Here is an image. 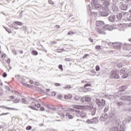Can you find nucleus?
Masks as SVG:
<instances>
[{
  "instance_id": "obj_1",
  "label": "nucleus",
  "mask_w": 131,
  "mask_h": 131,
  "mask_svg": "<svg viewBox=\"0 0 131 131\" xmlns=\"http://www.w3.org/2000/svg\"><path fill=\"white\" fill-rule=\"evenodd\" d=\"M95 102L97 105L98 106L99 108L101 110L104 108V106L106 105V102H105V100L101 99V100L99 99H96L95 100Z\"/></svg>"
},
{
  "instance_id": "obj_2",
  "label": "nucleus",
  "mask_w": 131,
  "mask_h": 131,
  "mask_svg": "<svg viewBox=\"0 0 131 131\" xmlns=\"http://www.w3.org/2000/svg\"><path fill=\"white\" fill-rule=\"evenodd\" d=\"M76 116V111L69 112L66 114V117L69 119H73Z\"/></svg>"
},
{
  "instance_id": "obj_3",
  "label": "nucleus",
  "mask_w": 131,
  "mask_h": 131,
  "mask_svg": "<svg viewBox=\"0 0 131 131\" xmlns=\"http://www.w3.org/2000/svg\"><path fill=\"white\" fill-rule=\"evenodd\" d=\"M91 5L93 8L97 9V10H101V9H103V7H102L100 4L98 3V0H93L91 3Z\"/></svg>"
},
{
  "instance_id": "obj_4",
  "label": "nucleus",
  "mask_w": 131,
  "mask_h": 131,
  "mask_svg": "<svg viewBox=\"0 0 131 131\" xmlns=\"http://www.w3.org/2000/svg\"><path fill=\"white\" fill-rule=\"evenodd\" d=\"M110 78L114 79H118L119 78V75L117 70H114L111 72Z\"/></svg>"
},
{
  "instance_id": "obj_5",
  "label": "nucleus",
  "mask_w": 131,
  "mask_h": 131,
  "mask_svg": "<svg viewBox=\"0 0 131 131\" xmlns=\"http://www.w3.org/2000/svg\"><path fill=\"white\" fill-rule=\"evenodd\" d=\"M76 115L77 117L84 118L86 117V113H85V111L76 110Z\"/></svg>"
},
{
  "instance_id": "obj_6",
  "label": "nucleus",
  "mask_w": 131,
  "mask_h": 131,
  "mask_svg": "<svg viewBox=\"0 0 131 131\" xmlns=\"http://www.w3.org/2000/svg\"><path fill=\"white\" fill-rule=\"evenodd\" d=\"M127 89V86H122L121 87H120L119 88V91L118 92V97H120L122 96H123V95H124V93H123V92H124V91H125V90Z\"/></svg>"
},
{
  "instance_id": "obj_7",
  "label": "nucleus",
  "mask_w": 131,
  "mask_h": 131,
  "mask_svg": "<svg viewBox=\"0 0 131 131\" xmlns=\"http://www.w3.org/2000/svg\"><path fill=\"white\" fill-rule=\"evenodd\" d=\"M121 99L124 100V102L126 104H129V103H130V102L129 101L131 100V96H126L124 95V94H123V95H122L121 96Z\"/></svg>"
},
{
  "instance_id": "obj_8",
  "label": "nucleus",
  "mask_w": 131,
  "mask_h": 131,
  "mask_svg": "<svg viewBox=\"0 0 131 131\" xmlns=\"http://www.w3.org/2000/svg\"><path fill=\"white\" fill-rule=\"evenodd\" d=\"M98 122H99V119L97 117L93 118L92 119H88L86 121V123L88 124H96Z\"/></svg>"
},
{
  "instance_id": "obj_9",
  "label": "nucleus",
  "mask_w": 131,
  "mask_h": 131,
  "mask_svg": "<svg viewBox=\"0 0 131 131\" xmlns=\"http://www.w3.org/2000/svg\"><path fill=\"white\" fill-rule=\"evenodd\" d=\"M108 119V115L106 113L102 114L101 116L100 117L99 120L100 121H106Z\"/></svg>"
},
{
  "instance_id": "obj_10",
  "label": "nucleus",
  "mask_w": 131,
  "mask_h": 131,
  "mask_svg": "<svg viewBox=\"0 0 131 131\" xmlns=\"http://www.w3.org/2000/svg\"><path fill=\"white\" fill-rule=\"evenodd\" d=\"M119 7L120 9H121V10H122L123 11H126V10H127V7H128V6L127 5V4H123L122 2H120L119 4Z\"/></svg>"
},
{
  "instance_id": "obj_11",
  "label": "nucleus",
  "mask_w": 131,
  "mask_h": 131,
  "mask_svg": "<svg viewBox=\"0 0 131 131\" xmlns=\"http://www.w3.org/2000/svg\"><path fill=\"white\" fill-rule=\"evenodd\" d=\"M105 96V97H107V99H109L110 100H114L116 97H118V94L116 93L115 95L106 94Z\"/></svg>"
},
{
  "instance_id": "obj_12",
  "label": "nucleus",
  "mask_w": 131,
  "mask_h": 131,
  "mask_svg": "<svg viewBox=\"0 0 131 131\" xmlns=\"http://www.w3.org/2000/svg\"><path fill=\"white\" fill-rule=\"evenodd\" d=\"M102 9H103L104 11L101 13V15L102 16V17H107V16L109 15V10L106 9V8H104V7H103Z\"/></svg>"
},
{
  "instance_id": "obj_13",
  "label": "nucleus",
  "mask_w": 131,
  "mask_h": 131,
  "mask_svg": "<svg viewBox=\"0 0 131 131\" xmlns=\"http://www.w3.org/2000/svg\"><path fill=\"white\" fill-rule=\"evenodd\" d=\"M123 50L125 51H130L131 50V44L124 43L123 45Z\"/></svg>"
},
{
  "instance_id": "obj_14",
  "label": "nucleus",
  "mask_w": 131,
  "mask_h": 131,
  "mask_svg": "<svg viewBox=\"0 0 131 131\" xmlns=\"http://www.w3.org/2000/svg\"><path fill=\"white\" fill-rule=\"evenodd\" d=\"M103 24H104V21H103L102 20H96V26H98V27L103 26Z\"/></svg>"
},
{
  "instance_id": "obj_15",
  "label": "nucleus",
  "mask_w": 131,
  "mask_h": 131,
  "mask_svg": "<svg viewBox=\"0 0 131 131\" xmlns=\"http://www.w3.org/2000/svg\"><path fill=\"white\" fill-rule=\"evenodd\" d=\"M104 29H105V30H109L111 31V30H113V27L111 25H107L104 27Z\"/></svg>"
},
{
  "instance_id": "obj_16",
  "label": "nucleus",
  "mask_w": 131,
  "mask_h": 131,
  "mask_svg": "<svg viewBox=\"0 0 131 131\" xmlns=\"http://www.w3.org/2000/svg\"><path fill=\"white\" fill-rule=\"evenodd\" d=\"M110 22H114V21H116V17L115 15H111L108 18Z\"/></svg>"
},
{
  "instance_id": "obj_17",
  "label": "nucleus",
  "mask_w": 131,
  "mask_h": 131,
  "mask_svg": "<svg viewBox=\"0 0 131 131\" xmlns=\"http://www.w3.org/2000/svg\"><path fill=\"white\" fill-rule=\"evenodd\" d=\"M110 3H109V0H106L103 3V6H105V10L108 9V7L110 6Z\"/></svg>"
},
{
  "instance_id": "obj_18",
  "label": "nucleus",
  "mask_w": 131,
  "mask_h": 131,
  "mask_svg": "<svg viewBox=\"0 0 131 131\" xmlns=\"http://www.w3.org/2000/svg\"><path fill=\"white\" fill-rule=\"evenodd\" d=\"M125 72H126V73ZM127 73H128L126 72V69L124 68L122 69L120 72V75H122V77L123 75H124V74H127Z\"/></svg>"
},
{
  "instance_id": "obj_19",
  "label": "nucleus",
  "mask_w": 131,
  "mask_h": 131,
  "mask_svg": "<svg viewBox=\"0 0 131 131\" xmlns=\"http://www.w3.org/2000/svg\"><path fill=\"white\" fill-rule=\"evenodd\" d=\"M81 89L82 90L81 92H83L84 93H86L87 92H92V89L91 88H84L81 87Z\"/></svg>"
},
{
  "instance_id": "obj_20",
  "label": "nucleus",
  "mask_w": 131,
  "mask_h": 131,
  "mask_svg": "<svg viewBox=\"0 0 131 131\" xmlns=\"http://www.w3.org/2000/svg\"><path fill=\"white\" fill-rule=\"evenodd\" d=\"M116 17V21H119V20H121V18H122V15L120 13L118 14Z\"/></svg>"
},
{
  "instance_id": "obj_21",
  "label": "nucleus",
  "mask_w": 131,
  "mask_h": 131,
  "mask_svg": "<svg viewBox=\"0 0 131 131\" xmlns=\"http://www.w3.org/2000/svg\"><path fill=\"white\" fill-rule=\"evenodd\" d=\"M121 46V43L119 42H114V48H118V49H120Z\"/></svg>"
},
{
  "instance_id": "obj_22",
  "label": "nucleus",
  "mask_w": 131,
  "mask_h": 131,
  "mask_svg": "<svg viewBox=\"0 0 131 131\" xmlns=\"http://www.w3.org/2000/svg\"><path fill=\"white\" fill-rule=\"evenodd\" d=\"M125 29V26L124 25H120L119 26V30L122 31H124Z\"/></svg>"
},
{
  "instance_id": "obj_23",
  "label": "nucleus",
  "mask_w": 131,
  "mask_h": 131,
  "mask_svg": "<svg viewBox=\"0 0 131 131\" xmlns=\"http://www.w3.org/2000/svg\"><path fill=\"white\" fill-rule=\"evenodd\" d=\"M96 111L97 108L96 107H92L91 115H92V116L95 115Z\"/></svg>"
},
{
  "instance_id": "obj_24",
  "label": "nucleus",
  "mask_w": 131,
  "mask_h": 131,
  "mask_svg": "<svg viewBox=\"0 0 131 131\" xmlns=\"http://www.w3.org/2000/svg\"><path fill=\"white\" fill-rule=\"evenodd\" d=\"M21 83L23 84V85H27V86H28V88H30V86H31V85H29V84H26V83H24L25 82V79L24 78H21V80H20Z\"/></svg>"
},
{
  "instance_id": "obj_25",
  "label": "nucleus",
  "mask_w": 131,
  "mask_h": 131,
  "mask_svg": "<svg viewBox=\"0 0 131 131\" xmlns=\"http://www.w3.org/2000/svg\"><path fill=\"white\" fill-rule=\"evenodd\" d=\"M98 32L100 34H106V33L105 32V31H104V29H98Z\"/></svg>"
},
{
  "instance_id": "obj_26",
  "label": "nucleus",
  "mask_w": 131,
  "mask_h": 131,
  "mask_svg": "<svg viewBox=\"0 0 131 131\" xmlns=\"http://www.w3.org/2000/svg\"><path fill=\"white\" fill-rule=\"evenodd\" d=\"M90 75H92V76H95L96 75V72L94 70H92L89 72Z\"/></svg>"
},
{
  "instance_id": "obj_27",
  "label": "nucleus",
  "mask_w": 131,
  "mask_h": 131,
  "mask_svg": "<svg viewBox=\"0 0 131 131\" xmlns=\"http://www.w3.org/2000/svg\"><path fill=\"white\" fill-rule=\"evenodd\" d=\"M131 76V71H129L127 73V74H124L123 75V78H126L128 76Z\"/></svg>"
},
{
  "instance_id": "obj_28",
  "label": "nucleus",
  "mask_w": 131,
  "mask_h": 131,
  "mask_svg": "<svg viewBox=\"0 0 131 131\" xmlns=\"http://www.w3.org/2000/svg\"><path fill=\"white\" fill-rule=\"evenodd\" d=\"M84 98H85V101H86V102H91V100H92V98H91V97L89 96H85Z\"/></svg>"
},
{
  "instance_id": "obj_29",
  "label": "nucleus",
  "mask_w": 131,
  "mask_h": 131,
  "mask_svg": "<svg viewBox=\"0 0 131 131\" xmlns=\"http://www.w3.org/2000/svg\"><path fill=\"white\" fill-rule=\"evenodd\" d=\"M125 130V127H124V124H122L120 126L119 131H124Z\"/></svg>"
},
{
  "instance_id": "obj_30",
  "label": "nucleus",
  "mask_w": 131,
  "mask_h": 131,
  "mask_svg": "<svg viewBox=\"0 0 131 131\" xmlns=\"http://www.w3.org/2000/svg\"><path fill=\"white\" fill-rule=\"evenodd\" d=\"M110 131H119L118 130V127H113L110 129Z\"/></svg>"
},
{
  "instance_id": "obj_31",
  "label": "nucleus",
  "mask_w": 131,
  "mask_h": 131,
  "mask_svg": "<svg viewBox=\"0 0 131 131\" xmlns=\"http://www.w3.org/2000/svg\"><path fill=\"white\" fill-rule=\"evenodd\" d=\"M116 103L118 107L120 106H123L124 103L121 102L116 101Z\"/></svg>"
},
{
  "instance_id": "obj_32",
  "label": "nucleus",
  "mask_w": 131,
  "mask_h": 131,
  "mask_svg": "<svg viewBox=\"0 0 131 131\" xmlns=\"http://www.w3.org/2000/svg\"><path fill=\"white\" fill-rule=\"evenodd\" d=\"M71 98H72V95L71 94H69L68 96L67 95L64 96V98L66 99H71Z\"/></svg>"
},
{
  "instance_id": "obj_33",
  "label": "nucleus",
  "mask_w": 131,
  "mask_h": 131,
  "mask_svg": "<svg viewBox=\"0 0 131 131\" xmlns=\"http://www.w3.org/2000/svg\"><path fill=\"white\" fill-rule=\"evenodd\" d=\"M14 23L16 24V25H18L19 26H22L23 25V23L20 21H14Z\"/></svg>"
},
{
  "instance_id": "obj_34",
  "label": "nucleus",
  "mask_w": 131,
  "mask_h": 131,
  "mask_svg": "<svg viewBox=\"0 0 131 131\" xmlns=\"http://www.w3.org/2000/svg\"><path fill=\"white\" fill-rule=\"evenodd\" d=\"M5 108L8 110H16V111H18L19 109L15 108H11V107H5Z\"/></svg>"
},
{
  "instance_id": "obj_35",
  "label": "nucleus",
  "mask_w": 131,
  "mask_h": 131,
  "mask_svg": "<svg viewBox=\"0 0 131 131\" xmlns=\"http://www.w3.org/2000/svg\"><path fill=\"white\" fill-rule=\"evenodd\" d=\"M32 55H34V56H37V55H38V53L37 52V51L35 50L32 51Z\"/></svg>"
},
{
  "instance_id": "obj_36",
  "label": "nucleus",
  "mask_w": 131,
  "mask_h": 131,
  "mask_svg": "<svg viewBox=\"0 0 131 131\" xmlns=\"http://www.w3.org/2000/svg\"><path fill=\"white\" fill-rule=\"evenodd\" d=\"M22 103H24V104H28V102L25 99V98H23L21 99Z\"/></svg>"
},
{
  "instance_id": "obj_37",
  "label": "nucleus",
  "mask_w": 131,
  "mask_h": 131,
  "mask_svg": "<svg viewBox=\"0 0 131 131\" xmlns=\"http://www.w3.org/2000/svg\"><path fill=\"white\" fill-rule=\"evenodd\" d=\"M101 47L102 46H96L95 49H96V50H97V51H101Z\"/></svg>"
},
{
  "instance_id": "obj_38",
  "label": "nucleus",
  "mask_w": 131,
  "mask_h": 131,
  "mask_svg": "<svg viewBox=\"0 0 131 131\" xmlns=\"http://www.w3.org/2000/svg\"><path fill=\"white\" fill-rule=\"evenodd\" d=\"M29 108H31V109H32L33 110H37V109L35 107H34V106H33L32 105H30L28 106Z\"/></svg>"
},
{
  "instance_id": "obj_39",
  "label": "nucleus",
  "mask_w": 131,
  "mask_h": 131,
  "mask_svg": "<svg viewBox=\"0 0 131 131\" xmlns=\"http://www.w3.org/2000/svg\"><path fill=\"white\" fill-rule=\"evenodd\" d=\"M63 50L64 49H57L56 50V52H57V53H62V52H63Z\"/></svg>"
},
{
  "instance_id": "obj_40",
  "label": "nucleus",
  "mask_w": 131,
  "mask_h": 131,
  "mask_svg": "<svg viewBox=\"0 0 131 131\" xmlns=\"http://www.w3.org/2000/svg\"><path fill=\"white\" fill-rule=\"evenodd\" d=\"M63 89L65 90H67V89H71V85H66L65 87H63Z\"/></svg>"
},
{
  "instance_id": "obj_41",
  "label": "nucleus",
  "mask_w": 131,
  "mask_h": 131,
  "mask_svg": "<svg viewBox=\"0 0 131 131\" xmlns=\"http://www.w3.org/2000/svg\"><path fill=\"white\" fill-rule=\"evenodd\" d=\"M47 131H58V130L53 128H48Z\"/></svg>"
},
{
  "instance_id": "obj_42",
  "label": "nucleus",
  "mask_w": 131,
  "mask_h": 131,
  "mask_svg": "<svg viewBox=\"0 0 131 131\" xmlns=\"http://www.w3.org/2000/svg\"><path fill=\"white\" fill-rule=\"evenodd\" d=\"M108 46H109L110 47H114V42H110L107 43Z\"/></svg>"
},
{
  "instance_id": "obj_43",
  "label": "nucleus",
  "mask_w": 131,
  "mask_h": 131,
  "mask_svg": "<svg viewBox=\"0 0 131 131\" xmlns=\"http://www.w3.org/2000/svg\"><path fill=\"white\" fill-rule=\"evenodd\" d=\"M95 69L96 71H100V66H99V65L96 66Z\"/></svg>"
},
{
  "instance_id": "obj_44",
  "label": "nucleus",
  "mask_w": 131,
  "mask_h": 131,
  "mask_svg": "<svg viewBox=\"0 0 131 131\" xmlns=\"http://www.w3.org/2000/svg\"><path fill=\"white\" fill-rule=\"evenodd\" d=\"M80 99V97H79V96H76L74 97V100H75L76 101H78Z\"/></svg>"
},
{
  "instance_id": "obj_45",
  "label": "nucleus",
  "mask_w": 131,
  "mask_h": 131,
  "mask_svg": "<svg viewBox=\"0 0 131 131\" xmlns=\"http://www.w3.org/2000/svg\"><path fill=\"white\" fill-rule=\"evenodd\" d=\"M4 94V91L3 90V89L0 88V96H3Z\"/></svg>"
},
{
  "instance_id": "obj_46",
  "label": "nucleus",
  "mask_w": 131,
  "mask_h": 131,
  "mask_svg": "<svg viewBox=\"0 0 131 131\" xmlns=\"http://www.w3.org/2000/svg\"><path fill=\"white\" fill-rule=\"evenodd\" d=\"M59 69H60L61 71H63V66L62 64H60L58 66Z\"/></svg>"
},
{
  "instance_id": "obj_47",
  "label": "nucleus",
  "mask_w": 131,
  "mask_h": 131,
  "mask_svg": "<svg viewBox=\"0 0 131 131\" xmlns=\"http://www.w3.org/2000/svg\"><path fill=\"white\" fill-rule=\"evenodd\" d=\"M31 128H32V127L31 126H28L26 127L27 130H30V129H31Z\"/></svg>"
},
{
  "instance_id": "obj_48",
  "label": "nucleus",
  "mask_w": 131,
  "mask_h": 131,
  "mask_svg": "<svg viewBox=\"0 0 131 131\" xmlns=\"http://www.w3.org/2000/svg\"><path fill=\"white\" fill-rule=\"evenodd\" d=\"M91 85H92V84H91L90 83H87L84 85V88L85 89V88H86L88 86H91Z\"/></svg>"
},
{
  "instance_id": "obj_49",
  "label": "nucleus",
  "mask_w": 131,
  "mask_h": 131,
  "mask_svg": "<svg viewBox=\"0 0 131 131\" xmlns=\"http://www.w3.org/2000/svg\"><path fill=\"white\" fill-rule=\"evenodd\" d=\"M108 110H109V107H106L104 110V112L106 113V112H107Z\"/></svg>"
},
{
  "instance_id": "obj_50",
  "label": "nucleus",
  "mask_w": 131,
  "mask_h": 131,
  "mask_svg": "<svg viewBox=\"0 0 131 131\" xmlns=\"http://www.w3.org/2000/svg\"><path fill=\"white\" fill-rule=\"evenodd\" d=\"M20 101V99H15L14 101H13V103H19Z\"/></svg>"
},
{
  "instance_id": "obj_51",
  "label": "nucleus",
  "mask_w": 131,
  "mask_h": 131,
  "mask_svg": "<svg viewBox=\"0 0 131 131\" xmlns=\"http://www.w3.org/2000/svg\"><path fill=\"white\" fill-rule=\"evenodd\" d=\"M54 85H55V86H61V84L59 83H54Z\"/></svg>"
},
{
  "instance_id": "obj_52",
  "label": "nucleus",
  "mask_w": 131,
  "mask_h": 131,
  "mask_svg": "<svg viewBox=\"0 0 131 131\" xmlns=\"http://www.w3.org/2000/svg\"><path fill=\"white\" fill-rule=\"evenodd\" d=\"M48 3L51 5H54V2H53L52 0H48Z\"/></svg>"
},
{
  "instance_id": "obj_53",
  "label": "nucleus",
  "mask_w": 131,
  "mask_h": 131,
  "mask_svg": "<svg viewBox=\"0 0 131 131\" xmlns=\"http://www.w3.org/2000/svg\"><path fill=\"white\" fill-rule=\"evenodd\" d=\"M117 67H118V68H121V67H122V64L121 63H118L117 64Z\"/></svg>"
},
{
  "instance_id": "obj_54",
  "label": "nucleus",
  "mask_w": 131,
  "mask_h": 131,
  "mask_svg": "<svg viewBox=\"0 0 131 131\" xmlns=\"http://www.w3.org/2000/svg\"><path fill=\"white\" fill-rule=\"evenodd\" d=\"M8 114H10V113H6L0 114V116H3V115H8Z\"/></svg>"
},
{
  "instance_id": "obj_55",
  "label": "nucleus",
  "mask_w": 131,
  "mask_h": 131,
  "mask_svg": "<svg viewBox=\"0 0 131 131\" xmlns=\"http://www.w3.org/2000/svg\"><path fill=\"white\" fill-rule=\"evenodd\" d=\"M32 106L33 107H34V106H35V107H36V103H35L34 102H32Z\"/></svg>"
},
{
  "instance_id": "obj_56",
  "label": "nucleus",
  "mask_w": 131,
  "mask_h": 131,
  "mask_svg": "<svg viewBox=\"0 0 131 131\" xmlns=\"http://www.w3.org/2000/svg\"><path fill=\"white\" fill-rule=\"evenodd\" d=\"M12 52H13V54H14V55H17V51L13 49L12 50Z\"/></svg>"
},
{
  "instance_id": "obj_57",
  "label": "nucleus",
  "mask_w": 131,
  "mask_h": 131,
  "mask_svg": "<svg viewBox=\"0 0 131 131\" xmlns=\"http://www.w3.org/2000/svg\"><path fill=\"white\" fill-rule=\"evenodd\" d=\"M5 29L6 30V31H7V32H8V33H11V30H10V29L7 28H5Z\"/></svg>"
},
{
  "instance_id": "obj_58",
  "label": "nucleus",
  "mask_w": 131,
  "mask_h": 131,
  "mask_svg": "<svg viewBox=\"0 0 131 131\" xmlns=\"http://www.w3.org/2000/svg\"><path fill=\"white\" fill-rule=\"evenodd\" d=\"M68 35H71V34H74V33L72 31H70L68 33Z\"/></svg>"
},
{
  "instance_id": "obj_59",
  "label": "nucleus",
  "mask_w": 131,
  "mask_h": 131,
  "mask_svg": "<svg viewBox=\"0 0 131 131\" xmlns=\"http://www.w3.org/2000/svg\"><path fill=\"white\" fill-rule=\"evenodd\" d=\"M7 73H4L3 74V77H7Z\"/></svg>"
},
{
  "instance_id": "obj_60",
  "label": "nucleus",
  "mask_w": 131,
  "mask_h": 131,
  "mask_svg": "<svg viewBox=\"0 0 131 131\" xmlns=\"http://www.w3.org/2000/svg\"><path fill=\"white\" fill-rule=\"evenodd\" d=\"M57 98L58 99H62V98H63V96L62 95H58Z\"/></svg>"
},
{
  "instance_id": "obj_61",
  "label": "nucleus",
  "mask_w": 131,
  "mask_h": 131,
  "mask_svg": "<svg viewBox=\"0 0 131 131\" xmlns=\"http://www.w3.org/2000/svg\"><path fill=\"white\" fill-rule=\"evenodd\" d=\"M51 96H56V92H52L51 93Z\"/></svg>"
},
{
  "instance_id": "obj_62",
  "label": "nucleus",
  "mask_w": 131,
  "mask_h": 131,
  "mask_svg": "<svg viewBox=\"0 0 131 131\" xmlns=\"http://www.w3.org/2000/svg\"><path fill=\"white\" fill-rule=\"evenodd\" d=\"M40 106H41L40 104H36V107H37V108H40Z\"/></svg>"
},
{
  "instance_id": "obj_63",
  "label": "nucleus",
  "mask_w": 131,
  "mask_h": 131,
  "mask_svg": "<svg viewBox=\"0 0 131 131\" xmlns=\"http://www.w3.org/2000/svg\"><path fill=\"white\" fill-rule=\"evenodd\" d=\"M9 98L13 100V99H15V97L14 96H11L9 97Z\"/></svg>"
},
{
  "instance_id": "obj_64",
  "label": "nucleus",
  "mask_w": 131,
  "mask_h": 131,
  "mask_svg": "<svg viewBox=\"0 0 131 131\" xmlns=\"http://www.w3.org/2000/svg\"><path fill=\"white\" fill-rule=\"evenodd\" d=\"M41 111H45V107L43 106H42L40 107Z\"/></svg>"
}]
</instances>
